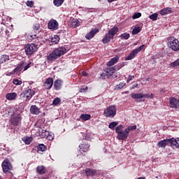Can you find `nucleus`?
Returning a JSON list of instances; mask_svg holds the SVG:
<instances>
[{"mask_svg": "<svg viewBox=\"0 0 179 179\" xmlns=\"http://www.w3.org/2000/svg\"><path fill=\"white\" fill-rule=\"evenodd\" d=\"M136 129V125L129 126L124 131V126L119 125L115 129V132L117 134V138L119 141H125L127 138H128V135H129L130 131H134Z\"/></svg>", "mask_w": 179, "mask_h": 179, "instance_id": "obj_1", "label": "nucleus"}, {"mask_svg": "<svg viewBox=\"0 0 179 179\" xmlns=\"http://www.w3.org/2000/svg\"><path fill=\"white\" fill-rule=\"evenodd\" d=\"M66 52V48L60 47L55 49L51 54L48 56V61H55L57 58H59L61 55H64Z\"/></svg>", "mask_w": 179, "mask_h": 179, "instance_id": "obj_2", "label": "nucleus"}, {"mask_svg": "<svg viewBox=\"0 0 179 179\" xmlns=\"http://www.w3.org/2000/svg\"><path fill=\"white\" fill-rule=\"evenodd\" d=\"M103 115L106 118H114L117 115V107L114 105L107 107L103 111Z\"/></svg>", "mask_w": 179, "mask_h": 179, "instance_id": "obj_3", "label": "nucleus"}, {"mask_svg": "<svg viewBox=\"0 0 179 179\" xmlns=\"http://www.w3.org/2000/svg\"><path fill=\"white\" fill-rule=\"evenodd\" d=\"M118 33V27H113L110 29L106 36L103 38L102 41L103 44H108L113 38H114V35Z\"/></svg>", "mask_w": 179, "mask_h": 179, "instance_id": "obj_4", "label": "nucleus"}, {"mask_svg": "<svg viewBox=\"0 0 179 179\" xmlns=\"http://www.w3.org/2000/svg\"><path fill=\"white\" fill-rule=\"evenodd\" d=\"M168 45L173 51L179 50V41L178 39L174 37H170L168 41Z\"/></svg>", "mask_w": 179, "mask_h": 179, "instance_id": "obj_5", "label": "nucleus"}, {"mask_svg": "<svg viewBox=\"0 0 179 179\" xmlns=\"http://www.w3.org/2000/svg\"><path fill=\"white\" fill-rule=\"evenodd\" d=\"M37 45L34 43L27 44L24 47L25 54L27 55H32L37 51Z\"/></svg>", "mask_w": 179, "mask_h": 179, "instance_id": "obj_6", "label": "nucleus"}, {"mask_svg": "<svg viewBox=\"0 0 179 179\" xmlns=\"http://www.w3.org/2000/svg\"><path fill=\"white\" fill-rule=\"evenodd\" d=\"M22 121V115L14 114L12 115L10 119V122L14 127H17Z\"/></svg>", "mask_w": 179, "mask_h": 179, "instance_id": "obj_7", "label": "nucleus"}, {"mask_svg": "<svg viewBox=\"0 0 179 179\" xmlns=\"http://www.w3.org/2000/svg\"><path fill=\"white\" fill-rule=\"evenodd\" d=\"M145 48V45H142L141 46L138 47V48L134 49L127 57L126 61H131L133 58H135V56L141 52L142 50Z\"/></svg>", "mask_w": 179, "mask_h": 179, "instance_id": "obj_8", "label": "nucleus"}, {"mask_svg": "<svg viewBox=\"0 0 179 179\" xmlns=\"http://www.w3.org/2000/svg\"><path fill=\"white\" fill-rule=\"evenodd\" d=\"M2 169L3 173L6 174H8L9 173V170H12V164H10V162H9V159H5L2 164Z\"/></svg>", "mask_w": 179, "mask_h": 179, "instance_id": "obj_9", "label": "nucleus"}, {"mask_svg": "<svg viewBox=\"0 0 179 179\" xmlns=\"http://www.w3.org/2000/svg\"><path fill=\"white\" fill-rule=\"evenodd\" d=\"M58 22L54 19L50 20L48 23V29L50 30H58Z\"/></svg>", "mask_w": 179, "mask_h": 179, "instance_id": "obj_10", "label": "nucleus"}, {"mask_svg": "<svg viewBox=\"0 0 179 179\" xmlns=\"http://www.w3.org/2000/svg\"><path fill=\"white\" fill-rule=\"evenodd\" d=\"M54 85V79L52 78H48L45 80L43 86L46 90H50L52 85Z\"/></svg>", "mask_w": 179, "mask_h": 179, "instance_id": "obj_11", "label": "nucleus"}, {"mask_svg": "<svg viewBox=\"0 0 179 179\" xmlns=\"http://www.w3.org/2000/svg\"><path fill=\"white\" fill-rule=\"evenodd\" d=\"M169 106L172 108H179V101L174 97H171L169 98Z\"/></svg>", "mask_w": 179, "mask_h": 179, "instance_id": "obj_12", "label": "nucleus"}, {"mask_svg": "<svg viewBox=\"0 0 179 179\" xmlns=\"http://www.w3.org/2000/svg\"><path fill=\"white\" fill-rule=\"evenodd\" d=\"M171 141H172L171 138L160 141L157 143V146L158 148H166L167 145H170L171 146Z\"/></svg>", "mask_w": 179, "mask_h": 179, "instance_id": "obj_13", "label": "nucleus"}, {"mask_svg": "<svg viewBox=\"0 0 179 179\" xmlns=\"http://www.w3.org/2000/svg\"><path fill=\"white\" fill-rule=\"evenodd\" d=\"M34 94H36V92L31 89L26 90L24 92V96L26 97L27 100H30Z\"/></svg>", "mask_w": 179, "mask_h": 179, "instance_id": "obj_14", "label": "nucleus"}, {"mask_svg": "<svg viewBox=\"0 0 179 179\" xmlns=\"http://www.w3.org/2000/svg\"><path fill=\"white\" fill-rule=\"evenodd\" d=\"M97 33H99V29L95 28L92 29L88 34L85 35V38H87V40H92V38H93Z\"/></svg>", "mask_w": 179, "mask_h": 179, "instance_id": "obj_15", "label": "nucleus"}, {"mask_svg": "<svg viewBox=\"0 0 179 179\" xmlns=\"http://www.w3.org/2000/svg\"><path fill=\"white\" fill-rule=\"evenodd\" d=\"M85 173L87 177H93V176H94L96 174V173H97V171H96V169L86 168L85 169Z\"/></svg>", "mask_w": 179, "mask_h": 179, "instance_id": "obj_16", "label": "nucleus"}, {"mask_svg": "<svg viewBox=\"0 0 179 179\" xmlns=\"http://www.w3.org/2000/svg\"><path fill=\"white\" fill-rule=\"evenodd\" d=\"M160 15L162 16H164L165 15H169V13H173V10L171 8H165L159 11Z\"/></svg>", "mask_w": 179, "mask_h": 179, "instance_id": "obj_17", "label": "nucleus"}, {"mask_svg": "<svg viewBox=\"0 0 179 179\" xmlns=\"http://www.w3.org/2000/svg\"><path fill=\"white\" fill-rule=\"evenodd\" d=\"M30 113L31 114L38 115V114H40V108H38L36 105H32L30 108Z\"/></svg>", "mask_w": 179, "mask_h": 179, "instance_id": "obj_18", "label": "nucleus"}, {"mask_svg": "<svg viewBox=\"0 0 179 179\" xmlns=\"http://www.w3.org/2000/svg\"><path fill=\"white\" fill-rule=\"evenodd\" d=\"M17 94L16 92L8 93L6 95V99L9 101L16 100Z\"/></svg>", "mask_w": 179, "mask_h": 179, "instance_id": "obj_19", "label": "nucleus"}, {"mask_svg": "<svg viewBox=\"0 0 179 179\" xmlns=\"http://www.w3.org/2000/svg\"><path fill=\"white\" fill-rule=\"evenodd\" d=\"M54 87L55 90H60L62 87V80H56L54 83Z\"/></svg>", "mask_w": 179, "mask_h": 179, "instance_id": "obj_20", "label": "nucleus"}, {"mask_svg": "<svg viewBox=\"0 0 179 179\" xmlns=\"http://www.w3.org/2000/svg\"><path fill=\"white\" fill-rule=\"evenodd\" d=\"M118 59H120V58L118 57H115L113 58H112L107 64V66H113V65H115V64H117L118 62Z\"/></svg>", "mask_w": 179, "mask_h": 179, "instance_id": "obj_21", "label": "nucleus"}, {"mask_svg": "<svg viewBox=\"0 0 179 179\" xmlns=\"http://www.w3.org/2000/svg\"><path fill=\"white\" fill-rule=\"evenodd\" d=\"M45 171H47V169L44 166H38L36 167V173H38V174H45Z\"/></svg>", "mask_w": 179, "mask_h": 179, "instance_id": "obj_22", "label": "nucleus"}, {"mask_svg": "<svg viewBox=\"0 0 179 179\" xmlns=\"http://www.w3.org/2000/svg\"><path fill=\"white\" fill-rule=\"evenodd\" d=\"M23 66H24V62H20V63L14 69V72H15V73H17V72H20L21 71L23 70Z\"/></svg>", "mask_w": 179, "mask_h": 179, "instance_id": "obj_23", "label": "nucleus"}, {"mask_svg": "<svg viewBox=\"0 0 179 179\" xmlns=\"http://www.w3.org/2000/svg\"><path fill=\"white\" fill-rule=\"evenodd\" d=\"M10 59L9 55H3L0 57V64H5V62H8Z\"/></svg>", "mask_w": 179, "mask_h": 179, "instance_id": "obj_24", "label": "nucleus"}, {"mask_svg": "<svg viewBox=\"0 0 179 179\" xmlns=\"http://www.w3.org/2000/svg\"><path fill=\"white\" fill-rule=\"evenodd\" d=\"M48 131L44 130L43 129H39V136H41V138H47V135H48Z\"/></svg>", "mask_w": 179, "mask_h": 179, "instance_id": "obj_25", "label": "nucleus"}, {"mask_svg": "<svg viewBox=\"0 0 179 179\" xmlns=\"http://www.w3.org/2000/svg\"><path fill=\"white\" fill-rule=\"evenodd\" d=\"M37 150L38 153H41V152H45L47 150V146L44 144H39L37 147Z\"/></svg>", "mask_w": 179, "mask_h": 179, "instance_id": "obj_26", "label": "nucleus"}, {"mask_svg": "<svg viewBox=\"0 0 179 179\" xmlns=\"http://www.w3.org/2000/svg\"><path fill=\"white\" fill-rule=\"evenodd\" d=\"M80 118L83 121H89V120H90V118H92V115H90V114H82L80 116Z\"/></svg>", "mask_w": 179, "mask_h": 179, "instance_id": "obj_27", "label": "nucleus"}, {"mask_svg": "<svg viewBox=\"0 0 179 179\" xmlns=\"http://www.w3.org/2000/svg\"><path fill=\"white\" fill-rule=\"evenodd\" d=\"M172 141H171V146H175V148H179V138H172Z\"/></svg>", "mask_w": 179, "mask_h": 179, "instance_id": "obj_28", "label": "nucleus"}, {"mask_svg": "<svg viewBox=\"0 0 179 179\" xmlns=\"http://www.w3.org/2000/svg\"><path fill=\"white\" fill-rule=\"evenodd\" d=\"M22 141L25 145H30V143H31V141H33V138L31 137H24L22 138Z\"/></svg>", "mask_w": 179, "mask_h": 179, "instance_id": "obj_29", "label": "nucleus"}, {"mask_svg": "<svg viewBox=\"0 0 179 179\" xmlns=\"http://www.w3.org/2000/svg\"><path fill=\"white\" fill-rule=\"evenodd\" d=\"M64 0H53V3L57 8H59L63 3Z\"/></svg>", "mask_w": 179, "mask_h": 179, "instance_id": "obj_30", "label": "nucleus"}, {"mask_svg": "<svg viewBox=\"0 0 179 179\" xmlns=\"http://www.w3.org/2000/svg\"><path fill=\"white\" fill-rule=\"evenodd\" d=\"M59 36L58 35H55L53 37L51 38L52 43H55V44H58L59 43Z\"/></svg>", "mask_w": 179, "mask_h": 179, "instance_id": "obj_31", "label": "nucleus"}, {"mask_svg": "<svg viewBox=\"0 0 179 179\" xmlns=\"http://www.w3.org/2000/svg\"><path fill=\"white\" fill-rule=\"evenodd\" d=\"M89 148H90V146L88 144H81L80 145V149L83 150V152H86Z\"/></svg>", "mask_w": 179, "mask_h": 179, "instance_id": "obj_32", "label": "nucleus"}, {"mask_svg": "<svg viewBox=\"0 0 179 179\" xmlns=\"http://www.w3.org/2000/svg\"><path fill=\"white\" fill-rule=\"evenodd\" d=\"M114 71H115V69L113 67L107 69H106L107 76H113V73H114Z\"/></svg>", "mask_w": 179, "mask_h": 179, "instance_id": "obj_33", "label": "nucleus"}, {"mask_svg": "<svg viewBox=\"0 0 179 179\" xmlns=\"http://www.w3.org/2000/svg\"><path fill=\"white\" fill-rule=\"evenodd\" d=\"M131 98L132 99H143V94L139 93V94H131Z\"/></svg>", "mask_w": 179, "mask_h": 179, "instance_id": "obj_34", "label": "nucleus"}, {"mask_svg": "<svg viewBox=\"0 0 179 179\" xmlns=\"http://www.w3.org/2000/svg\"><path fill=\"white\" fill-rule=\"evenodd\" d=\"M129 37H130V35L128 33H124L120 35V38H122V40H128Z\"/></svg>", "mask_w": 179, "mask_h": 179, "instance_id": "obj_35", "label": "nucleus"}, {"mask_svg": "<svg viewBox=\"0 0 179 179\" xmlns=\"http://www.w3.org/2000/svg\"><path fill=\"white\" fill-rule=\"evenodd\" d=\"M79 26V20L75 19L71 21V27H76Z\"/></svg>", "mask_w": 179, "mask_h": 179, "instance_id": "obj_36", "label": "nucleus"}, {"mask_svg": "<svg viewBox=\"0 0 179 179\" xmlns=\"http://www.w3.org/2000/svg\"><path fill=\"white\" fill-rule=\"evenodd\" d=\"M141 29L140 28V27H136L132 31V34H138V33H141Z\"/></svg>", "mask_w": 179, "mask_h": 179, "instance_id": "obj_37", "label": "nucleus"}, {"mask_svg": "<svg viewBox=\"0 0 179 179\" xmlns=\"http://www.w3.org/2000/svg\"><path fill=\"white\" fill-rule=\"evenodd\" d=\"M117 125H118V122H112L108 125V128H110V129H114V128H115V127H117Z\"/></svg>", "mask_w": 179, "mask_h": 179, "instance_id": "obj_38", "label": "nucleus"}, {"mask_svg": "<svg viewBox=\"0 0 179 179\" xmlns=\"http://www.w3.org/2000/svg\"><path fill=\"white\" fill-rule=\"evenodd\" d=\"M170 65L172 68H175V66H179V59H176L173 62H171Z\"/></svg>", "mask_w": 179, "mask_h": 179, "instance_id": "obj_39", "label": "nucleus"}, {"mask_svg": "<svg viewBox=\"0 0 179 179\" xmlns=\"http://www.w3.org/2000/svg\"><path fill=\"white\" fill-rule=\"evenodd\" d=\"M61 103V99L59 98H56L53 100L52 104L53 106H58Z\"/></svg>", "mask_w": 179, "mask_h": 179, "instance_id": "obj_40", "label": "nucleus"}, {"mask_svg": "<svg viewBox=\"0 0 179 179\" xmlns=\"http://www.w3.org/2000/svg\"><path fill=\"white\" fill-rule=\"evenodd\" d=\"M26 5L29 8H33L34 6V1H27Z\"/></svg>", "mask_w": 179, "mask_h": 179, "instance_id": "obj_41", "label": "nucleus"}, {"mask_svg": "<svg viewBox=\"0 0 179 179\" xmlns=\"http://www.w3.org/2000/svg\"><path fill=\"white\" fill-rule=\"evenodd\" d=\"M36 37L37 36L31 35V34H28L27 36V38L29 40V41H31L32 40H34V38H36Z\"/></svg>", "mask_w": 179, "mask_h": 179, "instance_id": "obj_42", "label": "nucleus"}, {"mask_svg": "<svg viewBox=\"0 0 179 179\" xmlns=\"http://www.w3.org/2000/svg\"><path fill=\"white\" fill-rule=\"evenodd\" d=\"M141 16H142V13H135L132 16V19H139V17H141Z\"/></svg>", "mask_w": 179, "mask_h": 179, "instance_id": "obj_43", "label": "nucleus"}, {"mask_svg": "<svg viewBox=\"0 0 179 179\" xmlns=\"http://www.w3.org/2000/svg\"><path fill=\"white\" fill-rule=\"evenodd\" d=\"M46 139L48 141H52L54 139V134H50V131H48V135L46 136Z\"/></svg>", "mask_w": 179, "mask_h": 179, "instance_id": "obj_44", "label": "nucleus"}, {"mask_svg": "<svg viewBox=\"0 0 179 179\" xmlns=\"http://www.w3.org/2000/svg\"><path fill=\"white\" fill-rule=\"evenodd\" d=\"M159 15L157 13H154L151 15H150V19H151V20H157V16Z\"/></svg>", "mask_w": 179, "mask_h": 179, "instance_id": "obj_45", "label": "nucleus"}, {"mask_svg": "<svg viewBox=\"0 0 179 179\" xmlns=\"http://www.w3.org/2000/svg\"><path fill=\"white\" fill-rule=\"evenodd\" d=\"M143 97H145V99H153L155 95L153 94H143Z\"/></svg>", "mask_w": 179, "mask_h": 179, "instance_id": "obj_46", "label": "nucleus"}, {"mask_svg": "<svg viewBox=\"0 0 179 179\" xmlns=\"http://www.w3.org/2000/svg\"><path fill=\"white\" fill-rule=\"evenodd\" d=\"M125 85L126 84L124 83H120V84L116 85V89H117V90L122 89V87H124L125 86Z\"/></svg>", "mask_w": 179, "mask_h": 179, "instance_id": "obj_47", "label": "nucleus"}, {"mask_svg": "<svg viewBox=\"0 0 179 179\" xmlns=\"http://www.w3.org/2000/svg\"><path fill=\"white\" fill-rule=\"evenodd\" d=\"M30 65H31V62L28 63L27 64H24V71H27V69H29V68H30Z\"/></svg>", "mask_w": 179, "mask_h": 179, "instance_id": "obj_48", "label": "nucleus"}, {"mask_svg": "<svg viewBox=\"0 0 179 179\" xmlns=\"http://www.w3.org/2000/svg\"><path fill=\"white\" fill-rule=\"evenodd\" d=\"M14 85H20L22 83V80L14 79L13 80Z\"/></svg>", "mask_w": 179, "mask_h": 179, "instance_id": "obj_49", "label": "nucleus"}, {"mask_svg": "<svg viewBox=\"0 0 179 179\" xmlns=\"http://www.w3.org/2000/svg\"><path fill=\"white\" fill-rule=\"evenodd\" d=\"M134 79H135L134 76H129L128 79L127 80V83H129L130 80H134Z\"/></svg>", "mask_w": 179, "mask_h": 179, "instance_id": "obj_50", "label": "nucleus"}, {"mask_svg": "<svg viewBox=\"0 0 179 179\" xmlns=\"http://www.w3.org/2000/svg\"><path fill=\"white\" fill-rule=\"evenodd\" d=\"M34 30H36L37 31V30H40V24H36L34 26Z\"/></svg>", "mask_w": 179, "mask_h": 179, "instance_id": "obj_51", "label": "nucleus"}, {"mask_svg": "<svg viewBox=\"0 0 179 179\" xmlns=\"http://www.w3.org/2000/svg\"><path fill=\"white\" fill-rule=\"evenodd\" d=\"M81 75H83V76H87L88 73L86 71H82Z\"/></svg>", "mask_w": 179, "mask_h": 179, "instance_id": "obj_52", "label": "nucleus"}, {"mask_svg": "<svg viewBox=\"0 0 179 179\" xmlns=\"http://www.w3.org/2000/svg\"><path fill=\"white\" fill-rule=\"evenodd\" d=\"M136 87H138V84H134L132 87V89H135Z\"/></svg>", "mask_w": 179, "mask_h": 179, "instance_id": "obj_53", "label": "nucleus"}, {"mask_svg": "<svg viewBox=\"0 0 179 179\" xmlns=\"http://www.w3.org/2000/svg\"><path fill=\"white\" fill-rule=\"evenodd\" d=\"M108 1V2H109V3H111V2H114V1H117V0H107Z\"/></svg>", "mask_w": 179, "mask_h": 179, "instance_id": "obj_54", "label": "nucleus"}, {"mask_svg": "<svg viewBox=\"0 0 179 179\" xmlns=\"http://www.w3.org/2000/svg\"><path fill=\"white\" fill-rule=\"evenodd\" d=\"M85 90H87V87L85 88Z\"/></svg>", "mask_w": 179, "mask_h": 179, "instance_id": "obj_55", "label": "nucleus"}, {"mask_svg": "<svg viewBox=\"0 0 179 179\" xmlns=\"http://www.w3.org/2000/svg\"><path fill=\"white\" fill-rule=\"evenodd\" d=\"M178 3H179V0H178Z\"/></svg>", "mask_w": 179, "mask_h": 179, "instance_id": "obj_56", "label": "nucleus"}]
</instances>
